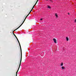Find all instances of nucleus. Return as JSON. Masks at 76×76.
Masks as SVG:
<instances>
[{
	"mask_svg": "<svg viewBox=\"0 0 76 76\" xmlns=\"http://www.w3.org/2000/svg\"><path fill=\"white\" fill-rule=\"evenodd\" d=\"M66 41H69V38H68L67 37H66Z\"/></svg>",
	"mask_w": 76,
	"mask_h": 76,
	"instance_id": "obj_6",
	"label": "nucleus"
},
{
	"mask_svg": "<svg viewBox=\"0 0 76 76\" xmlns=\"http://www.w3.org/2000/svg\"><path fill=\"white\" fill-rule=\"evenodd\" d=\"M37 3V2H36V3L35 4H34V5L35 6Z\"/></svg>",
	"mask_w": 76,
	"mask_h": 76,
	"instance_id": "obj_12",
	"label": "nucleus"
},
{
	"mask_svg": "<svg viewBox=\"0 0 76 76\" xmlns=\"http://www.w3.org/2000/svg\"><path fill=\"white\" fill-rule=\"evenodd\" d=\"M18 71H19V70H18H18L17 72H16V76H17V75H18Z\"/></svg>",
	"mask_w": 76,
	"mask_h": 76,
	"instance_id": "obj_4",
	"label": "nucleus"
},
{
	"mask_svg": "<svg viewBox=\"0 0 76 76\" xmlns=\"http://www.w3.org/2000/svg\"><path fill=\"white\" fill-rule=\"evenodd\" d=\"M48 9H51V7H50V6H48Z\"/></svg>",
	"mask_w": 76,
	"mask_h": 76,
	"instance_id": "obj_8",
	"label": "nucleus"
},
{
	"mask_svg": "<svg viewBox=\"0 0 76 76\" xmlns=\"http://www.w3.org/2000/svg\"><path fill=\"white\" fill-rule=\"evenodd\" d=\"M68 15H70V13H68Z\"/></svg>",
	"mask_w": 76,
	"mask_h": 76,
	"instance_id": "obj_16",
	"label": "nucleus"
},
{
	"mask_svg": "<svg viewBox=\"0 0 76 76\" xmlns=\"http://www.w3.org/2000/svg\"><path fill=\"white\" fill-rule=\"evenodd\" d=\"M13 35H14V36H15V37L16 38H17V37H16V35H15V34H14V33H13Z\"/></svg>",
	"mask_w": 76,
	"mask_h": 76,
	"instance_id": "obj_7",
	"label": "nucleus"
},
{
	"mask_svg": "<svg viewBox=\"0 0 76 76\" xmlns=\"http://www.w3.org/2000/svg\"><path fill=\"white\" fill-rule=\"evenodd\" d=\"M34 7H33L31 10H33V9H34Z\"/></svg>",
	"mask_w": 76,
	"mask_h": 76,
	"instance_id": "obj_13",
	"label": "nucleus"
},
{
	"mask_svg": "<svg viewBox=\"0 0 76 76\" xmlns=\"http://www.w3.org/2000/svg\"><path fill=\"white\" fill-rule=\"evenodd\" d=\"M74 22L75 23L76 22V20L75 19V21H74Z\"/></svg>",
	"mask_w": 76,
	"mask_h": 76,
	"instance_id": "obj_14",
	"label": "nucleus"
},
{
	"mask_svg": "<svg viewBox=\"0 0 76 76\" xmlns=\"http://www.w3.org/2000/svg\"><path fill=\"white\" fill-rule=\"evenodd\" d=\"M61 66H62L63 65V63H62L61 65Z\"/></svg>",
	"mask_w": 76,
	"mask_h": 76,
	"instance_id": "obj_10",
	"label": "nucleus"
},
{
	"mask_svg": "<svg viewBox=\"0 0 76 76\" xmlns=\"http://www.w3.org/2000/svg\"><path fill=\"white\" fill-rule=\"evenodd\" d=\"M18 42H19V40H18V38H16Z\"/></svg>",
	"mask_w": 76,
	"mask_h": 76,
	"instance_id": "obj_11",
	"label": "nucleus"
},
{
	"mask_svg": "<svg viewBox=\"0 0 76 76\" xmlns=\"http://www.w3.org/2000/svg\"><path fill=\"white\" fill-rule=\"evenodd\" d=\"M55 16H56V18H58V15H57V14L56 13L55 14Z\"/></svg>",
	"mask_w": 76,
	"mask_h": 76,
	"instance_id": "obj_5",
	"label": "nucleus"
},
{
	"mask_svg": "<svg viewBox=\"0 0 76 76\" xmlns=\"http://www.w3.org/2000/svg\"><path fill=\"white\" fill-rule=\"evenodd\" d=\"M39 0H37V2H38V1Z\"/></svg>",
	"mask_w": 76,
	"mask_h": 76,
	"instance_id": "obj_17",
	"label": "nucleus"
},
{
	"mask_svg": "<svg viewBox=\"0 0 76 76\" xmlns=\"http://www.w3.org/2000/svg\"><path fill=\"white\" fill-rule=\"evenodd\" d=\"M61 69H62L63 70V69H64V67H62Z\"/></svg>",
	"mask_w": 76,
	"mask_h": 76,
	"instance_id": "obj_9",
	"label": "nucleus"
},
{
	"mask_svg": "<svg viewBox=\"0 0 76 76\" xmlns=\"http://www.w3.org/2000/svg\"><path fill=\"white\" fill-rule=\"evenodd\" d=\"M32 9H31V10L30 11V12L31 13V12H32Z\"/></svg>",
	"mask_w": 76,
	"mask_h": 76,
	"instance_id": "obj_15",
	"label": "nucleus"
},
{
	"mask_svg": "<svg viewBox=\"0 0 76 76\" xmlns=\"http://www.w3.org/2000/svg\"><path fill=\"white\" fill-rule=\"evenodd\" d=\"M19 45H20V51H21V58H20V64L19 65V66L18 67V70H19V68H20V64H21V62L22 61V48H21V46H20V42H18Z\"/></svg>",
	"mask_w": 76,
	"mask_h": 76,
	"instance_id": "obj_1",
	"label": "nucleus"
},
{
	"mask_svg": "<svg viewBox=\"0 0 76 76\" xmlns=\"http://www.w3.org/2000/svg\"><path fill=\"white\" fill-rule=\"evenodd\" d=\"M53 40L54 41V42H55V43H57V42H56V39H53Z\"/></svg>",
	"mask_w": 76,
	"mask_h": 76,
	"instance_id": "obj_3",
	"label": "nucleus"
},
{
	"mask_svg": "<svg viewBox=\"0 0 76 76\" xmlns=\"http://www.w3.org/2000/svg\"><path fill=\"white\" fill-rule=\"evenodd\" d=\"M42 20V19H40L41 20Z\"/></svg>",
	"mask_w": 76,
	"mask_h": 76,
	"instance_id": "obj_18",
	"label": "nucleus"
},
{
	"mask_svg": "<svg viewBox=\"0 0 76 76\" xmlns=\"http://www.w3.org/2000/svg\"><path fill=\"white\" fill-rule=\"evenodd\" d=\"M30 13H31V12H30L28 13V14L27 15L26 17V18H25V19H24L23 21V23L20 25L15 30H14V31H15L17 30V29H19V28H20V26H22V25H23V23H24V22H25V20H26V18H27V16H29V14H30Z\"/></svg>",
	"mask_w": 76,
	"mask_h": 76,
	"instance_id": "obj_2",
	"label": "nucleus"
},
{
	"mask_svg": "<svg viewBox=\"0 0 76 76\" xmlns=\"http://www.w3.org/2000/svg\"><path fill=\"white\" fill-rule=\"evenodd\" d=\"M47 1H48V0H46ZM51 0H50V1H51Z\"/></svg>",
	"mask_w": 76,
	"mask_h": 76,
	"instance_id": "obj_19",
	"label": "nucleus"
},
{
	"mask_svg": "<svg viewBox=\"0 0 76 76\" xmlns=\"http://www.w3.org/2000/svg\"><path fill=\"white\" fill-rule=\"evenodd\" d=\"M33 7H35V5H34V6H33Z\"/></svg>",
	"mask_w": 76,
	"mask_h": 76,
	"instance_id": "obj_20",
	"label": "nucleus"
}]
</instances>
